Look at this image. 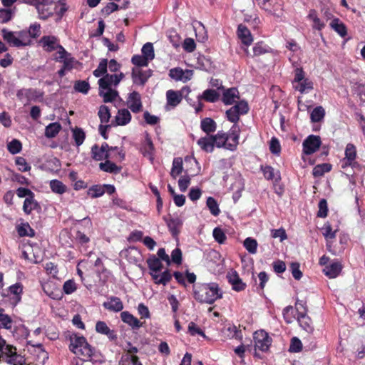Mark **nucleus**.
Here are the masks:
<instances>
[{
  "label": "nucleus",
  "instance_id": "49",
  "mask_svg": "<svg viewBox=\"0 0 365 365\" xmlns=\"http://www.w3.org/2000/svg\"><path fill=\"white\" fill-rule=\"evenodd\" d=\"M105 193V189L102 185H93L88 190V195L92 198L102 196Z\"/></svg>",
  "mask_w": 365,
  "mask_h": 365
},
{
  "label": "nucleus",
  "instance_id": "62",
  "mask_svg": "<svg viewBox=\"0 0 365 365\" xmlns=\"http://www.w3.org/2000/svg\"><path fill=\"white\" fill-rule=\"evenodd\" d=\"M302 344L301 341L297 338L293 337L291 340V344L289 348V351L290 352L297 353L302 350Z\"/></svg>",
  "mask_w": 365,
  "mask_h": 365
},
{
  "label": "nucleus",
  "instance_id": "60",
  "mask_svg": "<svg viewBox=\"0 0 365 365\" xmlns=\"http://www.w3.org/2000/svg\"><path fill=\"white\" fill-rule=\"evenodd\" d=\"M169 76L170 78L175 79L177 81H184V71L180 68H172L170 71Z\"/></svg>",
  "mask_w": 365,
  "mask_h": 365
},
{
  "label": "nucleus",
  "instance_id": "6",
  "mask_svg": "<svg viewBox=\"0 0 365 365\" xmlns=\"http://www.w3.org/2000/svg\"><path fill=\"white\" fill-rule=\"evenodd\" d=\"M2 37L11 46L23 47L30 45L31 39L26 31H11L6 29L1 30Z\"/></svg>",
  "mask_w": 365,
  "mask_h": 365
},
{
  "label": "nucleus",
  "instance_id": "35",
  "mask_svg": "<svg viewBox=\"0 0 365 365\" xmlns=\"http://www.w3.org/2000/svg\"><path fill=\"white\" fill-rule=\"evenodd\" d=\"M128 4V0H122V2L120 4L111 2L107 4V6L103 9V11L106 14H110L113 11H118V9H126Z\"/></svg>",
  "mask_w": 365,
  "mask_h": 365
},
{
  "label": "nucleus",
  "instance_id": "56",
  "mask_svg": "<svg viewBox=\"0 0 365 365\" xmlns=\"http://www.w3.org/2000/svg\"><path fill=\"white\" fill-rule=\"evenodd\" d=\"M323 235L326 238V240L329 239H334L336 237V230H333L331 225L329 222H326L323 227Z\"/></svg>",
  "mask_w": 365,
  "mask_h": 365
},
{
  "label": "nucleus",
  "instance_id": "3",
  "mask_svg": "<svg viewBox=\"0 0 365 365\" xmlns=\"http://www.w3.org/2000/svg\"><path fill=\"white\" fill-rule=\"evenodd\" d=\"M193 295L197 302L209 304L222 297V293L215 282L197 284L193 286Z\"/></svg>",
  "mask_w": 365,
  "mask_h": 365
},
{
  "label": "nucleus",
  "instance_id": "48",
  "mask_svg": "<svg viewBox=\"0 0 365 365\" xmlns=\"http://www.w3.org/2000/svg\"><path fill=\"white\" fill-rule=\"evenodd\" d=\"M167 225L173 236L178 235L179 228L181 225V222L179 219H170L167 222Z\"/></svg>",
  "mask_w": 365,
  "mask_h": 365
},
{
  "label": "nucleus",
  "instance_id": "13",
  "mask_svg": "<svg viewBox=\"0 0 365 365\" xmlns=\"http://www.w3.org/2000/svg\"><path fill=\"white\" fill-rule=\"evenodd\" d=\"M320 145V137L310 135L303 142V152L306 155L313 154L319 149Z\"/></svg>",
  "mask_w": 365,
  "mask_h": 365
},
{
  "label": "nucleus",
  "instance_id": "41",
  "mask_svg": "<svg viewBox=\"0 0 365 365\" xmlns=\"http://www.w3.org/2000/svg\"><path fill=\"white\" fill-rule=\"evenodd\" d=\"M50 188L54 193L62 195L67 190V187L58 180H52L49 182Z\"/></svg>",
  "mask_w": 365,
  "mask_h": 365
},
{
  "label": "nucleus",
  "instance_id": "22",
  "mask_svg": "<svg viewBox=\"0 0 365 365\" xmlns=\"http://www.w3.org/2000/svg\"><path fill=\"white\" fill-rule=\"evenodd\" d=\"M40 43L42 44L44 50L48 52L57 49V47L60 45L58 43L57 38L53 36H43L40 40Z\"/></svg>",
  "mask_w": 365,
  "mask_h": 365
},
{
  "label": "nucleus",
  "instance_id": "24",
  "mask_svg": "<svg viewBox=\"0 0 365 365\" xmlns=\"http://www.w3.org/2000/svg\"><path fill=\"white\" fill-rule=\"evenodd\" d=\"M227 278L228 282L232 284L233 289L236 291H241L245 289V284L242 282L235 271L228 272Z\"/></svg>",
  "mask_w": 365,
  "mask_h": 365
},
{
  "label": "nucleus",
  "instance_id": "40",
  "mask_svg": "<svg viewBox=\"0 0 365 365\" xmlns=\"http://www.w3.org/2000/svg\"><path fill=\"white\" fill-rule=\"evenodd\" d=\"M219 93L214 89H207L202 94L198 97V99L202 98L207 102L214 103L218 101Z\"/></svg>",
  "mask_w": 365,
  "mask_h": 365
},
{
  "label": "nucleus",
  "instance_id": "33",
  "mask_svg": "<svg viewBox=\"0 0 365 365\" xmlns=\"http://www.w3.org/2000/svg\"><path fill=\"white\" fill-rule=\"evenodd\" d=\"M99 168L104 172L114 174L119 173L121 170V167L116 165L114 163L110 160H106L105 163H101L99 164Z\"/></svg>",
  "mask_w": 365,
  "mask_h": 365
},
{
  "label": "nucleus",
  "instance_id": "59",
  "mask_svg": "<svg viewBox=\"0 0 365 365\" xmlns=\"http://www.w3.org/2000/svg\"><path fill=\"white\" fill-rule=\"evenodd\" d=\"M8 150L11 154L19 153L21 150V143L19 140L14 139L8 144Z\"/></svg>",
  "mask_w": 365,
  "mask_h": 365
},
{
  "label": "nucleus",
  "instance_id": "57",
  "mask_svg": "<svg viewBox=\"0 0 365 365\" xmlns=\"http://www.w3.org/2000/svg\"><path fill=\"white\" fill-rule=\"evenodd\" d=\"M74 88L80 93L86 94L90 89V85L86 81H77L74 84Z\"/></svg>",
  "mask_w": 365,
  "mask_h": 365
},
{
  "label": "nucleus",
  "instance_id": "52",
  "mask_svg": "<svg viewBox=\"0 0 365 365\" xmlns=\"http://www.w3.org/2000/svg\"><path fill=\"white\" fill-rule=\"evenodd\" d=\"M331 170V165L324 163L318 165L313 168L312 173L314 177H320Z\"/></svg>",
  "mask_w": 365,
  "mask_h": 365
},
{
  "label": "nucleus",
  "instance_id": "54",
  "mask_svg": "<svg viewBox=\"0 0 365 365\" xmlns=\"http://www.w3.org/2000/svg\"><path fill=\"white\" fill-rule=\"evenodd\" d=\"M143 55L148 60H153L155 57L153 46L151 43H146L142 48Z\"/></svg>",
  "mask_w": 365,
  "mask_h": 365
},
{
  "label": "nucleus",
  "instance_id": "45",
  "mask_svg": "<svg viewBox=\"0 0 365 365\" xmlns=\"http://www.w3.org/2000/svg\"><path fill=\"white\" fill-rule=\"evenodd\" d=\"M36 206L37 202L34 199V195L30 196V197H26L23 205L24 212L29 215L32 212V210L36 209Z\"/></svg>",
  "mask_w": 365,
  "mask_h": 365
},
{
  "label": "nucleus",
  "instance_id": "12",
  "mask_svg": "<svg viewBox=\"0 0 365 365\" xmlns=\"http://www.w3.org/2000/svg\"><path fill=\"white\" fill-rule=\"evenodd\" d=\"M237 37L241 43V48L248 53V48L251 44V32L244 24H240L237 27Z\"/></svg>",
  "mask_w": 365,
  "mask_h": 365
},
{
  "label": "nucleus",
  "instance_id": "7",
  "mask_svg": "<svg viewBox=\"0 0 365 365\" xmlns=\"http://www.w3.org/2000/svg\"><path fill=\"white\" fill-rule=\"evenodd\" d=\"M252 339L255 343L254 356L261 358L260 355L257 353V351H260L262 352L268 351L272 343V339L269 335V333L264 329L255 331L252 334Z\"/></svg>",
  "mask_w": 365,
  "mask_h": 365
},
{
  "label": "nucleus",
  "instance_id": "31",
  "mask_svg": "<svg viewBox=\"0 0 365 365\" xmlns=\"http://www.w3.org/2000/svg\"><path fill=\"white\" fill-rule=\"evenodd\" d=\"M200 128L205 133L209 134L216 130L217 124L213 119L205 118L201 120Z\"/></svg>",
  "mask_w": 365,
  "mask_h": 365
},
{
  "label": "nucleus",
  "instance_id": "43",
  "mask_svg": "<svg viewBox=\"0 0 365 365\" xmlns=\"http://www.w3.org/2000/svg\"><path fill=\"white\" fill-rule=\"evenodd\" d=\"M325 115V110L322 106L316 107L310 115L312 122L317 123L321 121Z\"/></svg>",
  "mask_w": 365,
  "mask_h": 365
},
{
  "label": "nucleus",
  "instance_id": "23",
  "mask_svg": "<svg viewBox=\"0 0 365 365\" xmlns=\"http://www.w3.org/2000/svg\"><path fill=\"white\" fill-rule=\"evenodd\" d=\"M131 118V114L128 109H120L115 117V124L120 126L125 125L130 122Z\"/></svg>",
  "mask_w": 365,
  "mask_h": 365
},
{
  "label": "nucleus",
  "instance_id": "15",
  "mask_svg": "<svg viewBox=\"0 0 365 365\" xmlns=\"http://www.w3.org/2000/svg\"><path fill=\"white\" fill-rule=\"evenodd\" d=\"M282 0H264L259 7L277 17H280L282 13L277 12L282 11Z\"/></svg>",
  "mask_w": 365,
  "mask_h": 365
},
{
  "label": "nucleus",
  "instance_id": "28",
  "mask_svg": "<svg viewBox=\"0 0 365 365\" xmlns=\"http://www.w3.org/2000/svg\"><path fill=\"white\" fill-rule=\"evenodd\" d=\"M51 4H40L36 6L38 14V17L41 19L46 20L53 15V11L51 8Z\"/></svg>",
  "mask_w": 365,
  "mask_h": 365
},
{
  "label": "nucleus",
  "instance_id": "53",
  "mask_svg": "<svg viewBox=\"0 0 365 365\" xmlns=\"http://www.w3.org/2000/svg\"><path fill=\"white\" fill-rule=\"evenodd\" d=\"M14 14V10L11 9H0V23L5 24L9 21Z\"/></svg>",
  "mask_w": 365,
  "mask_h": 365
},
{
  "label": "nucleus",
  "instance_id": "29",
  "mask_svg": "<svg viewBox=\"0 0 365 365\" xmlns=\"http://www.w3.org/2000/svg\"><path fill=\"white\" fill-rule=\"evenodd\" d=\"M167 103L169 106L175 107L182 101V94L179 91L168 90L166 93Z\"/></svg>",
  "mask_w": 365,
  "mask_h": 365
},
{
  "label": "nucleus",
  "instance_id": "38",
  "mask_svg": "<svg viewBox=\"0 0 365 365\" xmlns=\"http://www.w3.org/2000/svg\"><path fill=\"white\" fill-rule=\"evenodd\" d=\"M61 129V125L58 123H51L46 127L45 136L48 138H52L57 135Z\"/></svg>",
  "mask_w": 365,
  "mask_h": 365
},
{
  "label": "nucleus",
  "instance_id": "50",
  "mask_svg": "<svg viewBox=\"0 0 365 365\" xmlns=\"http://www.w3.org/2000/svg\"><path fill=\"white\" fill-rule=\"evenodd\" d=\"M17 232H18V234L21 237H23V236L33 237L34 235V231L30 227L29 223L21 224L20 226L18 227Z\"/></svg>",
  "mask_w": 365,
  "mask_h": 365
},
{
  "label": "nucleus",
  "instance_id": "18",
  "mask_svg": "<svg viewBox=\"0 0 365 365\" xmlns=\"http://www.w3.org/2000/svg\"><path fill=\"white\" fill-rule=\"evenodd\" d=\"M120 318L124 323L129 325L133 329H138L143 326V322H141L128 311L122 312Z\"/></svg>",
  "mask_w": 365,
  "mask_h": 365
},
{
  "label": "nucleus",
  "instance_id": "47",
  "mask_svg": "<svg viewBox=\"0 0 365 365\" xmlns=\"http://www.w3.org/2000/svg\"><path fill=\"white\" fill-rule=\"evenodd\" d=\"M91 154L92 158L98 161L110 158V155H107L106 153L101 151L99 148V146H98L97 145H94L92 147Z\"/></svg>",
  "mask_w": 365,
  "mask_h": 365
},
{
  "label": "nucleus",
  "instance_id": "10",
  "mask_svg": "<svg viewBox=\"0 0 365 365\" xmlns=\"http://www.w3.org/2000/svg\"><path fill=\"white\" fill-rule=\"evenodd\" d=\"M16 96L24 106L42 97V93L34 88H22L17 91Z\"/></svg>",
  "mask_w": 365,
  "mask_h": 365
},
{
  "label": "nucleus",
  "instance_id": "14",
  "mask_svg": "<svg viewBox=\"0 0 365 365\" xmlns=\"http://www.w3.org/2000/svg\"><path fill=\"white\" fill-rule=\"evenodd\" d=\"M126 105L134 113H138L143 110L141 96L137 91L130 93L126 99Z\"/></svg>",
  "mask_w": 365,
  "mask_h": 365
},
{
  "label": "nucleus",
  "instance_id": "5",
  "mask_svg": "<svg viewBox=\"0 0 365 365\" xmlns=\"http://www.w3.org/2000/svg\"><path fill=\"white\" fill-rule=\"evenodd\" d=\"M345 156L340 161L341 169L348 172V175H353L356 171L362 170L361 165L356 161V148L352 143H348L345 148Z\"/></svg>",
  "mask_w": 365,
  "mask_h": 365
},
{
  "label": "nucleus",
  "instance_id": "37",
  "mask_svg": "<svg viewBox=\"0 0 365 365\" xmlns=\"http://www.w3.org/2000/svg\"><path fill=\"white\" fill-rule=\"evenodd\" d=\"M9 293L11 295H13L12 299L15 302V303H18L20 302L21 299V294L23 292V287L21 283H16L9 287Z\"/></svg>",
  "mask_w": 365,
  "mask_h": 365
},
{
  "label": "nucleus",
  "instance_id": "4",
  "mask_svg": "<svg viewBox=\"0 0 365 365\" xmlns=\"http://www.w3.org/2000/svg\"><path fill=\"white\" fill-rule=\"evenodd\" d=\"M70 350L82 361H91L96 355L95 349L87 342L83 336L74 335L71 337Z\"/></svg>",
  "mask_w": 365,
  "mask_h": 365
},
{
  "label": "nucleus",
  "instance_id": "51",
  "mask_svg": "<svg viewBox=\"0 0 365 365\" xmlns=\"http://www.w3.org/2000/svg\"><path fill=\"white\" fill-rule=\"evenodd\" d=\"M206 205L212 215L217 216L220 214V210L219 209L218 204L212 197H207Z\"/></svg>",
  "mask_w": 365,
  "mask_h": 365
},
{
  "label": "nucleus",
  "instance_id": "58",
  "mask_svg": "<svg viewBox=\"0 0 365 365\" xmlns=\"http://www.w3.org/2000/svg\"><path fill=\"white\" fill-rule=\"evenodd\" d=\"M271 50L270 47L262 42H259L253 47L255 55H261L268 53Z\"/></svg>",
  "mask_w": 365,
  "mask_h": 365
},
{
  "label": "nucleus",
  "instance_id": "61",
  "mask_svg": "<svg viewBox=\"0 0 365 365\" xmlns=\"http://www.w3.org/2000/svg\"><path fill=\"white\" fill-rule=\"evenodd\" d=\"M318 207L319 211L317 212V216L322 218L326 217L328 212L327 200L325 199H322L319 202Z\"/></svg>",
  "mask_w": 365,
  "mask_h": 365
},
{
  "label": "nucleus",
  "instance_id": "34",
  "mask_svg": "<svg viewBox=\"0 0 365 365\" xmlns=\"http://www.w3.org/2000/svg\"><path fill=\"white\" fill-rule=\"evenodd\" d=\"M307 18L312 21L313 29L321 31L324 28L325 24L318 17L315 10H310Z\"/></svg>",
  "mask_w": 365,
  "mask_h": 365
},
{
  "label": "nucleus",
  "instance_id": "55",
  "mask_svg": "<svg viewBox=\"0 0 365 365\" xmlns=\"http://www.w3.org/2000/svg\"><path fill=\"white\" fill-rule=\"evenodd\" d=\"M107 68H108V60L102 59L100 61L98 68L96 70H94L93 75L96 77H100L101 76H103L104 74H106V73L107 71Z\"/></svg>",
  "mask_w": 365,
  "mask_h": 365
},
{
  "label": "nucleus",
  "instance_id": "63",
  "mask_svg": "<svg viewBox=\"0 0 365 365\" xmlns=\"http://www.w3.org/2000/svg\"><path fill=\"white\" fill-rule=\"evenodd\" d=\"M62 62L63 66H64V69H67V71H71L75 68L77 64H78V61H76L73 57H71V55H69Z\"/></svg>",
  "mask_w": 365,
  "mask_h": 365
},
{
  "label": "nucleus",
  "instance_id": "36",
  "mask_svg": "<svg viewBox=\"0 0 365 365\" xmlns=\"http://www.w3.org/2000/svg\"><path fill=\"white\" fill-rule=\"evenodd\" d=\"M183 170L182 160L181 158H175L173 159V165L170 171V175L173 179H176Z\"/></svg>",
  "mask_w": 365,
  "mask_h": 365
},
{
  "label": "nucleus",
  "instance_id": "2",
  "mask_svg": "<svg viewBox=\"0 0 365 365\" xmlns=\"http://www.w3.org/2000/svg\"><path fill=\"white\" fill-rule=\"evenodd\" d=\"M124 74H106L98 80L99 96L104 103H111L118 97V92L113 87H116L124 78Z\"/></svg>",
  "mask_w": 365,
  "mask_h": 365
},
{
  "label": "nucleus",
  "instance_id": "11",
  "mask_svg": "<svg viewBox=\"0 0 365 365\" xmlns=\"http://www.w3.org/2000/svg\"><path fill=\"white\" fill-rule=\"evenodd\" d=\"M3 354L5 355L8 359L6 362L11 365H24L25 359L24 358L17 354L16 349L15 346L12 345H6L4 348V351H3Z\"/></svg>",
  "mask_w": 365,
  "mask_h": 365
},
{
  "label": "nucleus",
  "instance_id": "9",
  "mask_svg": "<svg viewBox=\"0 0 365 365\" xmlns=\"http://www.w3.org/2000/svg\"><path fill=\"white\" fill-rule=\"evenodd\" d=\"M249 111V105L245 101H240L235 106L228 109L226 113V118L227 120L234 123L233 125H237V123L240 120V116L244 115Z\"/></svg>",
  "mask_w": 365,
  "mask_h": 365
},
{
  "label": "nucleus",
  "instance_id": "32",
  "mask_svg": "<svg viewBox=\"0 0 365 365\" xmlns=\"http://www.w3.org/2000/svg\"><path fill=\"white\" fill-rule=\"evenodd\" d=\"M297 320L301 327L304 330L309 332L312 331V327L311 324V319L304 313V312H300L297 316Z\"/></svg>",
  "mask_w": 365,
  "mask_h": 365
},
{
  "label": "nucleus",
  "instance_id": "16",
  "mask_svg": "<svg viewBox=\"0 0 365 365\" xmlns=\"http://www.w3.org/2000/svg\"><path fill=\"white\" fill-rule=\"evenodd\" d=\"M341 269V264L339 261L336 260L329 264L326 265L323 269V272L329 278L334 279L339 275Z\"/></svg>",
  "mask_w": 365,
  "mask_h": 365
},
{
  "label": "nucleus",
  "instance_id": "39",
  "mask_svg": "<svg viewBox=\"0 0 365 365\" xmlns=\"http://www.w3.org/2000/svg\"><path fill=\"white\" fill-rule=\"evenodd\" d=\"M147 263L150 272L158 273L160 272L163 269V264L161 261L155 256L150 257L147 260Z\"/></svg>",
  "mask_w": 365,
  "mask_h": 365
},
{
  "label": "nucleus",
  "instance_id": "21",
  "mask_svg": "<svg viewBox=\"0 0 365 365\" xmlns=\"http://www.w3.org/2000/svg\"><path fill=\"white\" fill-rule=\"evenodd\" d=\"M239 98L238 90L236 88H230L224 91L222 101L226 105H231Z\"/></svg>",
  "mask_w": 365,
  "mask_h": 365
},
{
  "label": "nucleus",
  "instance_id": "64",
  "mask_svg": "<svg viewBox=\"0 0 365 365\" xmlns=\"http://www.w3.org/2000/svg\"><path fill=\"white\" fill-rule=\"evenodd\" d=\"M191 178L189 175H183L178 180L179 189L181 192H185L190 184Z\"/></svg>",
  "mask_w": 365,
  "mask_h": 365
},
{
  "label": "nucleus",
  "instance_id": "27",
  "mask_svg": "<svg viewBox=\"0 0 365 365\" xmlns=\"http://www.w3.org/2000/svg\"><path fill=\"white\" fill-rule=\"evenodd\" d=\"M153 279L155 284H167L172 279V275L168 270H165L162 273L150 272Z\"/></svg>",
  "mask_w": 365,
  "mask_h": 365
},
{
  "label": "nucleus",
  "instance_id": "30",
  "mask_svg": "<svg viewBox=\"0 0 365 365\" xmlns=\"http://www.w3.org/2000/svg\"><path fill=\"white\" fill-rule=\"evenodd\" d=\"M331 28L340 36L344 37L347 34L346 27L339 19H334L330 23Z\"/></svg>",
  "mask_w": 365,
  "mask_h": 365
},
{
  "label": "nucleus",
  "instance_id": "42",
  "mask_svg": "<svg viewBox=\"0 0 365 365\" xmlns=\"http://www.w3.org/2000/svg\"><path fill=\"white\" fill-rule=\"evenodd\" d=\"M73 133V138L75 140L76 145L77 146L81 145L85 140L86 134L82 128H75L72 130Z\"/></svg>",
  "mask_w": 365,
  "mask_h": 365
},
{
  "label": "nucleus",
  "instance_id": "1",
  "mask_svg": "<svg viewBox=\"0 0 365 365\" xmlns=\"http://www.w3.org/2000/svg\"><path fill=\"white\" fill-rule=\"evenodd\" d=\"M239 133L240 128L235 125L227 133L220 130L215 135L200 138L197 145L207 153H212L215 146L233 151L239 143Z\"/></svg>",
  "mask_w": 365,
  "mask_h": 365
},
{
  "label": "nucleus",
  "instance_id": "20",
  "mask_svg": "<svg viewBox=\"0 0 365 365\" xmlns=\"http://www.w3.org/2000/svg\"><path fill=\"white\" fill-rule=\"evenodd\" d=\"M96 331L99 334L106 335L110 340H115L117 339L115 331L110 329L106 323L103 321H98L96 322Z\"/></svg>",
  "mask_w": 365,
  "mask_h": 365
},
{
  "label": "nucleus",
  "instance_id": "25",
  "mask_svg": "<svg viewBox=\"0 0 365 365\" xmlns=\"http://www.w3.org/2000/svg\"><path fill=\"white\" fill-rule=\"evenodd\" d=\"M264 177L268 180L278 182L281 180L279 171L275 172L274 169L269 165H261L260 168Z\"/></svg>",
  "mask_w": 365,
  "mask_h": 365
},
{
  "label": "nucleus",
  "instance_id": "19",
  "mask_svg": "<svg viewBox=\"0 0 365 365\" xmlns=\"http://www.w3.org/2000/svg\"><path fill=\"white\" fill-rule=\"evenodd\" d=\"M103 306L106 309L114 312H120L123 309L122 301L117 297H110L108 301L103 302Z\"/></svg>",
  "mask_w": 365,
  "mask_h": 365
},
{
  "label": "nucleus",
  "instance_id": "44",
  "mask_svg": "<svg viewBox=\"0 0 365 365\" xmlns=\"http://www.w3.org/2000/svg\"><path fill=\"white\" fill-rule=\"evenodd\" d=\"M12 323L11 318L8 314H4L3 309H0V328L11 329Z\"/></svg>",
  "mask_w": 365,
  "mask_h": 365
},
{
  "label": "nucleus",
  "instance_id": "26",
  "mask_svg": "<svg viewBox=\"0 0 365 365\" xmlns=\"http://www.w3.org/2000/svg\"><path fill=\"white\" fill-rule=\"evenodd\" d=\"M132 77L134 83L144 85L150 77L148 71H143L139 68L133 69Z\"/></svg>",
  "mask_w": 365,
  "mask_h": 365
},
{
  "label": "nucleus",
  "instance_id": "46",
  "mask_svg": "<svg viewBox=\"0 0 365 365\" xmlns=\"http://www.w3.org/2000/svg\"><path fill=\"white\" fill-rule=\"evenodd\" d=\"M98 115L102 123H108L110 118V110L108 107L105 105L100 106Z\"/></svg>",
  "mask_w": 365,
  "mask_h": 365
},
{
  "label": "nucleus",
  "instance_id": "17",
  "mask_svg": "<svg viewBox=\"0 0 365 365\" xmlns=\"http://www.w3.org/2000/svg\"><path fill=\"white\" fill-rule=\"evenodd\" d=\"M154 151L155 148L153 143L151 140V138L147 134L145 140L140 148V152L144 157L148 158L149 160L153 163L154 160Z\"/></svg>",
  "mask_w": 365,
  "mask_h": 365
},
{
  "label": "nucleus",
  "instance_id": "8",
  "mask_svg": "<svg viewBox=\"0 0 365 365\" xmlns=\"http://www.w3.org/2000/svg\"><path fill=\"white\" fill-rule=\"evenodd\" d=\"M293 88L302 94L311 91L313 88V82L305 78V73L302 68H297L294 71V78L292 81Z\"/></svg>",
  "mask_w": 365,
  "mask_h": 365
}]
</instances>
